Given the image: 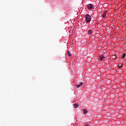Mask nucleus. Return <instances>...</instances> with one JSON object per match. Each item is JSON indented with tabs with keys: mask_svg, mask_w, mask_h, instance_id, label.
I'll return each mask as SVG.
<instances>
[{
	"mask_svg": "<svg viewBox=\"0 0 126 126\" xmlns=\"http://www.w3.org/2000/svg\"><path fill=\"white\" fill-rule=\"evenodd\" d=\"M102 16L104 18H105V17H107V11L104 12Z\"/></svg>",
	"mask_w": 126,
	"mask_h": 126,
	"instance_id": "nucleus-4",
	"label": "nucleus"
},
{
	"mask_svg": "<svg viewBox=\"0 0 126 126\" xmlns=\"http://www.w3.org/2000/svg\"><path fill=\"white\" fill-rule=\"evenodd\" d=\"M83 114L84 115H85L86 114H87V109H83Z\"/></svg>",
	"mask_w": 126,
	"mask_h": 126,
	"instance_id": "nucleus-6",
	"label": "nucleus"
},
{
	"mask_svg": "<svg viewBox=\"0 0 126 126\" xmlns=\"http://www.w3.org/2000/svg\"><path fill=\"white\" fill-rule=\"evenodd\" d=\"M67 55L68 57H70V56H71V54L69 53V51H67Z\"/></svg>",
	"mask_w": 126,
	"mask_h": 126,
	"instance_id": "nucleus-10",
	"label": "nucleus"
},
{
	"mask_svg": "<svg viewBox=\"0 0 126 126\" xmlns=\"http://www.w3.org/2000/svg\"><path fill=\"white\" fill-rule=\"evenodd\" d=\"M122 59H125V58H126V54H124L123 55H122Z\"/></svg>",
	"mask_w": 126,
	"mask_h": 126,
	"instance_id": "nucleus-9",
	"label": "nucleus"
},
{
	"mask_svg": "<svg viewBox=\"0 0 126 126\" xmlns=\"http://www.w3.org/2000/svg\"><path fill=\"white\" fill-rule=\"evenodd\" d=\"M82 84H83V83L81 82L80 84L77 85H76L77 88H79V87H80V86H81V85H82Z\"/></svg>",
	"mask_w": 126,
	"mask_h": 126,
	"instance_id": "nucleus-5",
	"label": "nucleus"
},
{
	"mask_svg": "<svg viewBox=\"0 0 126 126\" xmlns=\"http://www.w3.org/2000/svg\"><path fill=\"white\" fill-rule=\"evenodd\" d=\"M119 67H123V64L121 65H118Z\"/></svg>",
	"mask_w": 126,
	"mask_h": 126,
	"instance_id": "nucleus-11",
	"label": "nucleus"
},
{
	"mask_svg": "<svg viewBox=\"0 0 126 126\" xmlns=\"http://www.w3.org/2000/svg\"><path fill=\"white\" fill-rule=\"evenodd\" d=\"M87 7L88 9H93L94 7H93V4L90 3V4H88L87 5Z\"/></svg>",
	"mask_w": 126,
	"mask_h": 126,
	"instance_id": "nucleus-2",
	"label": "nucleus"
},
{
	"mask_svg": "<svg viewBox=\"0 0 126 126\" xmlns=\"http://www.w3.org/2000/svg\"><path fill=\"white\" fill-rule=\"evenodd\" d=\"M86 21L87 23H89L91 21V16L89 14H87L85 17Z\"/></svg>",
	"mask_w": 126,
	"mask_h": 126,
	"instance_id": "nucleus-1",
	"label": "nucleus"
},
{
	"mask_svg": "<svg viewBox=\"0 0 126 126\" xmlns=\"http://www.w3.org/2000/svg\"><path fill=\"white\" fill-rule=\"evenodd\" d=\"M74 106L75 108H78V107H79V105L76 103H75L74 104Z\"/></svg>",
	"mask_w": 126,
	"mask_h": 126,
	"instance_id": "nucleus-7",
	"label": "nucleus"
},
{
	"mask_svg": "<svg viewBox=\"0 0 126 126\" xmlns=\"http://www.w3.org/2000/svg\"><path fill=\"white\" fill-rule=\"evenodd\" d=\"M88 34H89L90 35H91V34H92V31H91V30H89V31H88Z\"/></svg>",
	"mask_w": 126,
	"mask_h": 126,
	"instance_id": "nucleus-8",
	"label": "nucleus"
},
{
	"mask_svg": "<svg viewBox=\"0 0 126 126\" xmlns=\"http://www.w3.org/2000/svg\"><path fill=\"white\" fill-rule=\"evenodd\" d=\"M98 59L99 60H100V61H104V59H105V57L103 56H101L98 57Z\"/></svg>",
	"mask_w": 126,
	"mask_h": 126,
	"instance_id": "nucleus-3",
	"label": "nucleus"
}]
</instances>
